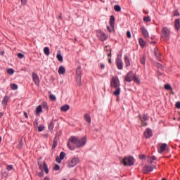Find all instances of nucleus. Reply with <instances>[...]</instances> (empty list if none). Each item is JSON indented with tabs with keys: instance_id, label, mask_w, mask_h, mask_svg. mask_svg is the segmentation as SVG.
Wrapping results in <instances>:
<instances>
[{
	"instance_id": "54",
	"label": "nucleus",
	"mask_w": 180,
	"mask_h": 180,
	"mask_svg": "<svg viewBox=\"0 0 180 180\" xmlns=\"http://www.w3.org/2000/svg\"><path fill=\"white\" fill-rule=\"evenodd\" d=\"M105 68V65H103V63L101 64V69L104 70Z\"/></svg>"
},
{
	"instance_id": "44",
	"label": "nucleus",
	"mask_w": 180,
	"mask_h": 180,
	"mask_svg": "<svg viewBox=\"0 0 180 180\" xmlns=\"http://www.w3.org/2000/svg\"><path fill=\"white\" fill-rule=\"evenodd\" d=\"M17 57H18V58L20 59H22L25 57V56L22 53H18Z\"/></svg>"
},
{
	"instance_id": "55",
	"label": "nucleus",
	"mask_w": 180,
	"mask_h": 180,
	"mask_svg": "<svg viewBox=\"0 0 180 180\" xmlns=\"http://www.w3.org/2000/svg\"><path fill=\"white\" fill-rule=\"evenodd\" d=\"M23 115L25 116V117H26V119H28V115H27L26 112H25V113H23Z\"/></svg>"
},
{
	"instance_id": "4",
	"label": "nucleus",
	"mask_w": 180,
	"mask_h": 180,
	"mask_svg": "<svg viewBox=\"0 0 180 180\" xmlns=\"http://www.w3.org/2000/svg\"><path fill=\"white\" fill-rule=\"evenodd\" d=\"M122 164L124 166H133L134 164V158L131 156L124 158V159H122Z\"/></svg>"
},
{
	"instance_id": "27",
	"label": "nucleus",
	"mask_w": 180,
	"mask_h": 180,
	"mask_svg": "<svg viewBox=\"0 0 180 180\" xmlns=\"http://www.w3.org/2000/svg\"><path fill=\"white\" fill-rule=\"evenodd\" d=\"M139 43L140 44L141 47H145V46L146 45V44L145 43L143 39H142V38H140V39H139Z\"/></svg>"
},
{
	"instance_id": "30",
	"label": "nucleus",
	"mask_w": 180,
	"mask_h": 180,
	"mask_svg": "<svg viewBox=\"0 0 180 180\" xmlns=\"http://www.w3.org/2000/svg\"><path fill=\"white\" fill-rule=\"evenodd\" d=\"M44 52L45 56H49V54H50L49 48V47H45L44 50Z\"/></svg>"
},
{
	"instance_id": "64",
	"label": "nucleus",
	"mask_w": 180,
	"mask_h": 180,
	"mask_svg": "<svg viewBox=\"0 0 180 180\" xmlns=\"http://www.w3.org/2000/svg\"><path fill=\"white\" fill-rule=\"evenodd\" d=\"M63 180H66L65 179H63Z\"/></svg>"
},
{
	"instance_id": "23",
	"label": "nucleus",
	"mask_w": 180,
	"mask_h": 180,
	"mask_svg": "<svg viewBox=\"0 0 180 180\" xmlns=\"http://www.w3.org/2000/svg\"><path fill=\"white\" fill-rule=\"evenodd\" d=\"M155 56H156V58L158 61H161V53L157 51V49H155Z\"/></svg>"
},
{
	"instance_id": "37",
	"label": "nucleus",
	"mask_w": 180,
	"mask_h": 180,
	"mask_svg": "<svg viewBox=\"0 0 180 180\" xmlns=\"http://www.w3.org/2000/svg\"><path fill=\"white\" fill-rule=\"evenodd\" d=\"M57 145H58V142L56 140L53 141V145L51 146V148L53 149L56 148Z\"/></svg>"
},
{
	"instance_id": "19",
	"label": "nucleus",
	"mask_w": 180,
	"mask_h": 180,
	"mask_svg": "<svg viewBox=\"0 0 180 180\" xmlns=\"http://www.w3.org/2000/svg\"><path fill=\"white\" fill-rule=\"evenodd\" d=\"M58 72L59 75H64L65 73V68L64 66H60Z\"/></svg>"
},
{
	"instance_id": "43",
	"label": "nucleus",
	"mask_w": 180,
	"mask_h": 180,
	"mask_svg": "<svg viewBox=\"0 0 180 180\" xmlns=\"http://www.w3.org/2000/svg\"><path fill=\"white\" fill-rule=\"evenodd\" d=\"M165 90H171L172 89L171 85L165 84Z\"/></svg>"
},
{
	"instance_id": "59",
	"label": "nucleus",
	"mask_w": 180,
	"mask_h": 180,
	"mask_svg": "<svg viewBox=\"0 0 180 180\" xmlns=\"http://www.w3.org/2000/svg\"><path fill=\"white\" fill-rule=\"evenodd\" d=\"M3 117V112H0V117Z\"/></svg>"
},
{
	"instance_id": "56",
	"label": "nucleus",
	"mask_w": 180,
	"mask_h": 180,
	"mask_svg": "<svg viewBox=\"0 0 180 180\" xmlns=\"http://www.w3.org/2000/svg\"><path fill=\"white\" fill-rule=\"evenodd\" d=\"M108 63H109V64H110L112 63V60H110V58H109V59H108Z\"/></svg>"
},
{
	"instance_id": "34",
	"label": "nucleus",
	"mask_w": 180,
	"mask_h": 180,
	"mask_svg": "<svg viewBox=\"0 0 180 180\" xmlns=\"http://www.w3.org/2000/svg\"><path fill=\"white\" fill-rule=\"evenodd\" d=\"M105 51L107 52H109L108 53H107V56L110 58L111 56V54H110V49H109L108 46H105Z\"/></svg>"
},
{
	"instance_id": "26",
	"label": "nucleus",
	"mask_w": 180,
	"mask_h": 180,
	"mask_svg": "<svg viewBox=\"0 0 180 180\" xmlns=\"http://www.w3.org/2000/svg\"><path fill=\"white\" fill-rule=\"evenodd\" d=\"M124 59L125 61V64L127 65V67H129L130 66V61L129 60V58L127 57V55H125V56H124Z\"/></svg>"
},
{
	"instance_id": "17",
	"label": "nucleus",
	"mask_w": 180,
	"mask_h": 180,
	"mask_svg": "<svg viewBox=\"0 0 180 180\" xmlns=\"http://www.w3.org/2000/svg\"><path fill=\"white\" fill-rule=\"evenodd\" d=\"M174 28L176 30H179L180 29V20L179 19H176L174 21Z\"/></svg>"
},
{
	"instance_id": "49",
	"label": "nucleus",
	"mask_w": 180,
	"mask_h": 180,
	"mask_svg": "<svg viewBox=\"0 0 180 180\" xmlns=\"http://www.w3.org/2000/svg\"><path fill=\"white\" fill-rule=\"evenodd\" d=\"M180 14H179V12H178V11L175 10L174 11V16H179Z\"/></svg>"
},
{
	"instance_id": "45",
	"label": "nucleus",
	"mask_w": 180,
	"mask_h": 180,
	"mask_svg": "<svg viewBox=\"0 0 180 180\" xmlns=\"http://www.w3.org/2000/svg\"><path fill=\"white\" fill-rule=\"evenodd\" d=\"M53 169H54V171H59V169H60L59 165H55Z\"/></svg>"
},
{
	"instance_id": "29",
	"label": "nucleus",
	"mask_w": 180,
	"mask_h": 180,
	"mask_svg": "<svg viewBox=\"0 0 180 180\" xmlns=\"http://www.w3.org/2000/svg\"><path fill=\"white\" fill-rule=\"evenodd\" d=\"M114 11H115V12H120V11H122V8H120V6L119 5H115L114 6Z\"/></svg>"
},
{
	"instance_id": "2",
	"label": "nucleus",
	"mask_w": 180,
	"mask_h": 180,
	"mask_svg": "<svg viewBox=\"0 0 180 180\" xmlns=\"http://www.w3.org/2000/svg\"><path fill=\"white\" fill-rule=\"evenodd\" d=\"M110 86L115 89V91L112 92V95L119 96L120 95V82H119V79L116 77H112V80H110Z\"/></svg>"
},
{
	"instance_id": "15",
	"label": "nucleus",
	"mask_w": 180,
	"mask_h": 180,
	"mask_svg": "<svg viewBox=\"0 0 180 180\" xmlns=\"http://www.w3.org/2000/svg\"><path fill=\"white\" fill-rule=\"evenodd\" d=\"M65 158V153L64 152H61L60 153V155L59 158H56V162L58 163H61V160H64V158Z\"/></svg>"
},
{
	"instance_id": "60",
	"label": "nucleus",
	"mask_w": 180,
	"mask_h": 180,
	"mask_svg": "<svg viewBox=\"0 0 180 180\" xmlns=\"http://www.w3.org/2000/svg\"><path fill=\"white\" fill-rule=\"evenodd\" d=\"M1 142V137H0V143Z\"/></svg>"
},
{
	"instance_id": "36",
	"label": "nucleus",
	"mask_w": 180,
	"mask_h": 180,
	"mask_svg": "<svg viewBox=\"0 0 180 180\" xmlns=\"http://www.w3.org/2000/svg\"><path fill=\"white\" fill-rule=\"evenodd\" d=\"M14 72L15 71L13 69H7V74L12 75Z\"/></svg>"
},
{
	"instance_id": "42",
	"label": "nucleus",
	"mask_w": 180,
	"mask_h": 180,
	"mask_svg": "<svg viewBox=\"0 0 180 180\" xmlns=\"http://www.w3.org/2000/svg\"><path fill=\"white\" fill-rule=\"evenodd\" d=\"M13 169V166H12V165H7V167H6V169L8 172L11 171Z\"/></svg>"
},
{
	"instance_id": "7",
	"label": "nucleus",
	"mask_w": 180,
	"mask_h": 180,
	"mask_svg": "<svg viewBox=\"0 0 180 180\" xmlns=\"http://www.w3.org/2000/svg\"><path fill=\"white\" fill-rule=\"evenodd\" d=\"M79 158L77 157H75L74 158L71 159V160L69 161V163H68V166L69 168H73L75 167L77 164H79Z\"/></svg>"
},
{
	"instance_id": "41",
	"label": "nucleus",
	"mask_w": 180,
	"mask_h": 180,
	"mask_svg": "<svg viewBox=\"0 0 180 180\" xmlns=\"http://www.w3.org/2000/svg\"><path fill=\"white\" fill-rule=\"evenodd\" d=\"M143 21L148 22L151 21V19H150V17H143Z\"/></svg>"
},
{
	"instance_id": "61",
	"label": "nucleus",
	"mask_w": 180,
	"mask_h": 180,
	"mask_svg": "<svg viewBox=\"0 0 180 180\" xmlns=\"http://www.w3.org/2000/svg\"><path fill=\"white\" fill-rule=\"evenodd\" d=\"M162 180H166V179L163 178V179H162Z\"/></svg>"
},
{
	"instance_id": "20",
	"label": "nucleus",
	"mask_w": 180,
	"mask_h": 180,
	"mask_svg": "<svg viewBox=\"0 0 180 180\" xmlns=\"http://www.w3.org/2000/svg\"><path fill=\"white\" fill-rule=\"evenodd\" d=\"M84 121H86L89 124H91V117L89 116V114H84Z\"/></svg>"
},
{
	"instance_id": "57",
	"label": "nucleus",
	"mask_w": 180,
	"mask_h": 180,
	"mask_svg": "<svg viewBox=\"0 0 180 180\" xmlns=\"http://www.w3.org/2000/svg\"><path fill=\"white\" fill-rule=\"evenodd\" d=\"M150 44H156V41H152L150 42Z\"/></svg>"
},
{
	"instance_id": "32",
	"label": "nucleus",
	"mask_w": 180,
	"mask_h": 180,
	"mask_svg": "<svg viewBox=\"0 0 180 180\" xmlns=\"http://www.w3.org/2000/svg\"><path fill=\"white\" fill-rule=\"evenodd\" d=\"M132 81H134V82L136 83L137 84H140V79H139V77H134V79H132Z\"/></svg>"
},
{
	"instance_id": "25",
	"label": "nucleus",
	"mask_w": 180,
	"mask_h": 180,
	"mask_svg": "<svg viewBox=\"0 0 180 180\" xmlns=\"http://www.w3.org/2000/svg\"><path fill=\"white\" fill-rule=\"evenodd\" d=\"M166 146H167L166 143H162V145H160V152L162 153L163 151H165L166 150Z\"/></svg>"
},
{
	"instance_id": "11",
	"label": "nucleus",
	"mask_w": 180,
	"mask_h": 180,
	"mask_svg": "<svg viewBox=\"0 0 180 180\" xmlns=\"http://www.w3.org/2000/svg\"><path fill=\"white\" fill-rule=\"evenodd\" d=\"M38 167L39 169L44 171L45 174L49 173V169H48V166H46V162H44L43 165H41L39 162H38Z\"/></svg>"
},
{
	"instance_id": "14",
	"label": "nucleus",
	"mask_w": 180,
	"mask_h": 180,
	"mask_svg": "<svg viewBox=\"0 0 180 180\" xmlns=\"http://www.w3.org/2000/svg\"><path fill=\"white\" fill-rule=\"evenodd\" d=\"M117 70H123V61L120 58H117Z\"/></svg>"
},
{
	"instance_id": "63",
	"label": "nucleus",
	"mask_w": 180,
	"mask_h": 180,
	"mask_svg": "<svg viewBox=\"0 0 180 180\" xmlns=\"http://www.w3.org/2000/svg\"><path fill=\"white\" fill-rule=\"evenodd\" d=\"M70 180H75V179H70Z\"/></svg>"
},
{
	"instance_id": "22",
	"label": "nucleus",
	"mask_w": 180,
	"mask_h": 180,
	"mask_svg": "<svg viewBox=\"0 0 180 180\" xmlns=\"http://www.w3.org/2000/svg\"><path fill=\"white\" fill-rule=\"evenodd\" d=\"M8 96L4 97V99L2 100V105L6 106L8 105Z\"/></svg>"
},
{
	"instance_id": "12",
	"label": "nucleus",
	"mask_w": 180,
	"mask_h": 180,
	"mask_svg": "<svg viewBox=\"0 0 180 180\" xmlns=\"http://www.w3.org/2000/svg\"><path fill=\"white\" fill-rule=\"evenodd\" d=\"M32 78L33 79V82H34L35 85L37 86H39V77H38V75H37L34 72H32Z\"/></svg>"
},
{
	"instance_id": "48",
	"label": "nucleus",
	"mask_w": 180,
	"mask_h": 180,
	"mask_svg": "<svg viewBox=\"0 0 180 180\" xmlns=\"http://www.w3.org/2000/svg\"><path fill=\"white\" fill-rule=\"evenodd\" d=\"M175 108L180 109V102H176V103H175Z\"/></svg>"
},
{
	"instance_id": "3",
	"label": "nucleus",
	"mask_w": 180,
	"mask_h": 180,
	"mask_svg": "<svg viewBox=\"0 0 180 180\" xmlns=\"http://www.w3.org/2000/svg\"><path fill=\"white\" fill-rule=\"evenodd\" d=\"M161 37L164 40L169 41L171 39V31L167 27H163L162 29Z\"/></svg>"
},
{
	"instance_id": "62",
	"label": "nucleus",
	"mask_w": 180,
	"mask_h": 180,
	"mask_svg": "<svg viewBox=\"0 0 180 180\" xmlns=\"http://www.w3.org/2000/svg\"><path fill=\"white\" fill-rule=\"evenodd\" d=\"M59 18H60V19H61V15H60Z\"/></svg>"
},
{
	"instance_id": "46",
	"label": "nucleus",
	"mask_w": 180,
	"mask_h": 180,
	"mask_svg": "<svg viewBox=\"0 0 180 180\" xmlns=\"http://www.w3.org/2000/svg\"><path fill=\"white\" fill-rule=\"evenodd\" d=\"M127 37L129 38V39L131 38V34L130 33V31L127 32Z\"/></svg>"
},
{
	"instance_id": "52",
	"label": "nucleus",
	"mask_w": 180,
	"mask_h": 180,
	"mask_svg": "<svg viewBox=\"0 0 180 180\" xmlns=\"http://www.w3.org/2000/svg\"><path fill=\"white\" fill-rule=\"evenodd\" d=\"M21 4H23V5H26L27 0H21Z\"/></svg>"
},
{
	"instance_id": "40",
	"label": "nucleus",
	"mask_w": 180,
	"mask_h": 180,
	"mask_svg": "<svg viewBox=\"0 0 180 180\" xmlns=\"http://www.w3.org/2000/svg\"><path fill=\"white\" fill-rule=\"evenodd\" d=\"M43 130H44V126L39 125V127H38V131L41 132L43 131Z\"/></svg>"
},
{
	"instance_id": "33",
	"label": "nucleus",
	"mask_w": 180,
	"mask_h": 180,
	"mask_svg": "<svg viewBox=\"0 0 180 180\" xmlns=\"http://www.w3.org/2000/svg\"><path fill=\"white\" fill-rule=\"evenodd\" d=\"M56 58L58 59V60H59V62H63V56L60 54H57Z\"/></svg>"
},
{
	"instance_id": "13",
	"label": "nucleus",
	"mask_w": 180,
	"mask_h": 180,
	"mask_svg": "<svg viewBox=\"0 0 180 180\" xmlns=\"http://www.w3.org/2000/svg\"><path fill=\"white\" fill-rule=\"evenodd\" d=\"M141 33L142 34V36L145 37V39H148L149 37L148 32H147L146 28L142 27H141Z\"/></svg>"
},
{
	"instance_id": "1",
	"label": "nucleus",
	"mask_w": 180,
	"mask_h": 180,
	"mask_svg": "<svg viewBox=\"0 0 180 180\" xmlns=\"http://www.w3.org/2000/svg\"><path fill=\"white\" fill-rule=\"evenodd\" d=\"M86 144V138L82 137L79 139L76 136H71L69 139V142H68V148L70 150H74L76 148H82Z\"/></svg>"
},
{
	"instance_id": "39",
	"label": "nucleus",
	"mask_w": 180,
	"mask_h": 180,
	"mask_svg": "<svg viewBox=\"0 0 180 180\" xmlns=\"http://www.w3.org/2000/svg\"><path fill=\"white\" fill-rule=\"evenodd\" d=\"M49 99H51V101H56V96L55 95L49 96Z\"/></svg>"
},
{
	"instance_id": "8",
	"label": "nucleus",
	"mask_w": 180,
	"mask_h": 180,
	"mask_svg": "<svg viewBox=\"0 0 180 180\" xmlns=\"http://www.w3.org/2000/svg\"><path fill=\"white\" fill-rule=\"evenodd\" d=\"M81 73H82V70H81V66H79V68L76 69V75H77L76 81H77L79 86H81Z\"/></svg>"
},
{
	"instance_id": "53",
	"label": "nucleus",
	"mask_w": 180,
	"mask_h": 180,
	"mask_svg": "<svg viewBox=\"0 0 180 180\" xmlns=\"http://www.w3.org/2000/svg\"><path fill=\"white\" fill-rule=\"evenodd\" d=\"M33 125L37 127L38 126V122L37 121H34V122H33Z\"/></svg>"
},
{
	"instance_id": "58",
	"label": "nucleus",
	"mask_w": 180,
	"mask_h": 180,
	"mask_svg": "<svg viewBox=\"0 0 180 180\" xmlns=\"http://www.w3.org/2000/svg\"><path fill=\"white\" fill-rule=\"evenodd\" d=\"M44 180H49V177H45Z\"/></svg>"
},
{
	"instance_id": "9",
	"label": "nucleus",
	"mask_w": 180,
	"mask_h": 180,
	"mask_svg": "<svg viewBox=\"0 0 180 180\" xmlns=\"http://www.w3.org/2000/svg\"><path fill=\"white\" fill-rule=\"evenodd\" d=\"M134 77H137V76L133 73V72L130 71L127 73V76H125V81L127 82H131Z\"/></svg>"
},
{
	"instance_id": "5",
	"label": "nucleus",
	"mask_w": 180,
	"mask_h": 180,
	"mask_svg": "<svg viewBox=\"0 0 180 180\" xmlns=\"http://www.w3.org/2000/svg\"><path fill=\"white\" fill-rule=\"evenodd\" d=\"M154 169H156L155 166H148L146 165L142 168V172L143 174H148L153 172Z\"/></svg>"
},
{
	"instance_id": "47",
	"label": "nucleus",
	"mask_w": 180,
	"mask_h": 180,
	"mask_svg": "<svg viewBox=\"0 0 180 180\" xmlns=\"http://www.w3.org/2000/svg\"><path fill=\"white\" fill-rule=\"evenodd\" d=\"M157 68L160 70L163 69V66L160 63H157Z\"/></svg>"
},
{
	"instance_id": "16",
	"label": "nucleus",
	"mask_w": 180,
	"mask_h": 180,
	"mask_svg": "<svg viewBox=\"0 0 180 180\" xmlns=\"http://www.w3.org/2000/svg\"><path fill=\"white\" fill-rule=\"evenodd\" d=\"M145 137H146V139H149L150 137L152 136V131L150 129H147L146 131H145Z\"/></svg>"
},
{
	"instance_id": "38",
	"label": "nucleus",
	"mask_w": 180,
	"mask_h": 180,
	"mask_svg": "<svg viewBox=\"0 0 180 180\" xmlns=\"http://www.w3.org/2000/svg\"><path fill=\"white\" fill-rule=\"evenodd\" d=\"M140 120H141V122H146L148 120V118L146 115H143L142 117H140Z\"/></svg>"
},
{
	"instance_id": "51",
	"label": "nucleus",
	"mask_w": 180,
	"mask_h": 180,
	"mask_svg": "<svg viewBox=\"0 0 180 180\" xmlns=\"http://www.w3.org/2000/svg\"><path fill=\"white\" fill-rule=\"evenodd\" d=\"M141 160H143L146 158L145 155H140V156L139 157Z\"/></svg>"
},
{
	"instance_id": "50",
	"label": "nucleus",
	"mask_w": 180,
	"mask_h": 180,
	"mask_svg": "<svg viewBox=\"0 0 180 180\" xmlns=\"http://www.w3.org/2000/svg\"><path fill=\"white\" fill-rule=\"evenodd\" d=\"M141 122H142V123L141 124V125L142 127H146L147 126V123L146 122H144V121H141Z\"/></svg>"
},
{
	"instance_id": "24",
	"label": "nucleus",
	"mask_w": 180,
	"mask_h": 180,
	"mask_svg": "<svg viewBox=\"0 0 180 180\" xmlns=\"http://www.w3.org/2000/svg\"><path fill=\"white\" fill-rule=\"evenodd\" d=\"M41 105H38V107H37V108H35V114L36 115H39L41 113Z\"/></svg>"
},
{
	"instance_id": "21",
	"label": "nucleus",
	"mask_w": 180,
	"mask_h": 180,
	"mask_svg": "<svg viewBox=\"0 0 180 180\" xmlns=\"http://www.w3.org/2000/svg\"><path fill=\"white\" fill-rule=\"evenodd\" d=\"M69 109H70V106L68 105H63V107L60 108L61 112H67L68 110H69Z\"/></svg>"
},
{
	"instance_id": "6",
	"label": "nucleus",
	"mask_w": 180,
	"mask_h": 180,
	"mask_svg": "<svg viewBox=\"0 0 180 180\" xmlns=\"http://www.w3.org/2000/svg\"><path fill=\"white\" fill-rule=\"evenodd\" d=\"M115 19L114 18L113 15L110 16V20H109V25H110V27L109 26H107V30L109 32L112 33L114 32V22Z\"/></svg>"
},
{
	"instance_id": "18",
	"label": "nucleus",
	"mask_w": 180,
	"mask_h": 180,
	"mask_svg": "<svg viewBox=\"0 0 180 180\" xmlns=\"http://www.w3.org/2000/svg\"><path fill=\"white\" fill-rule=\"evenodd\" d=\"M156 160H157V158L155 156L148 157V158H147V162L150 165H152V163H153V161Z\"/></svg>"
},
{
	"instance_id": "35",
	"label": "nucleus",
	"mask_w": 180,
	"mask_h": 180,
	"mask_svg": "<svg viewBox=\"0 0 180 180\" xmlns=\"http://www.w3.org/2000/svg\"><path fill=\"white\" fill-rule=\"evenodd\" d=\"M22 144H23L22 141V140L20 141V142H19L18 144L17 145V148H18V150L21 149Z\"/></svg>"
},
{
	"instance_id": "28",
	"label": "nucleus",
	"mask_w": 180,
	"mask_h": 180,
	"mask_svg": "<svg viewBox=\"0 0 180 180\" xmlns=\"http://www.w3.org/2000/svg\"><path fill=\"white\" fill-rule=\"evenodd\" d=\"M10 88L11 89V90H18V84L12 83L10 86Z\"/></svg>"
},
{
	"instance_id": "31",
	"label": "nucleus",
	"mask_w": 180,
	"mask_h": 180,
	"mask_svg": "<svg viewBox=\"0 0 180 180\" xmlns=\"http://www.w3.org/2000/svg\"><path fill=\"white\" fill-rule=\"evenodd\" d=\"M146 58V57L145 56H142L141 57V58H140L141 64L145 65Z\"/></svg>"
},
{
	"instance_id": "10",
	"label": "nucleus",
	"mask_w": 180,
	"mask_h": 180,
	"mask_svg": "<svg viewBox=\"0 0 180 180\" xmlns=\"http://www.w3.org/2000/svg\"><path fill=\"white\" fill-rule=\"evenodd\" d=\"M97 37H98V39L102 41H104L105 40H107V39H108V35H107L105 33H104L103 31L100 30L98 33H97Z\"/></svg>"
}]
</instances>
